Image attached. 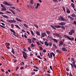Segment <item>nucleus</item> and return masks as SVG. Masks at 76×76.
<instances>
[{
  "label": "nucleus",
  "instance_id": "26",
  "mask_svg": "<svg viewBox=\"0 0 76 76\" xmlns=\"http://www.w3.org/2000/svg\"><path fill=\"white\" fill-rule=\"evenodd\" d=\"M63 44V42L62 41H61L59 43L60 45H62Z\"/></svg>",
  "mask_w": 76,
  "mask_h": 76
},
{
  "label": "nucleus",
  "instance_id": "35",
  "mask_svg": "<svg viewBox=\"0 0 76 76\" xmlns=\"http://www.w3.org/2000/svg\"><path fill=\"white\" fill-rule=\"evenodd\" d=\"M33 0H31V1H30V3L31 4H33Z\"/></svg>",
  "mask_w": 76,
  "mask_h": 76
},
{
  "label": "nucleus",
  "instance_id": "16",
  "mask_svg": "<svg viewBox=\"0 0 76 76\" xmlns=\"http://www.w3.org/2000/svg\"><path fill=\"white\" fill-rule=\"evenodd\" d=\"M45 44L46 45V46H47V47L48 46V42L45 41Z\"/></svg>",
  "mask_w": 76,
  "mask_h": 76
},
{
  "label": "nucleus",
  "instance_id": "57",
  "mask_svg": "<svg viewBox=\"0 0 76 76\" xmlns=\"http://www.w3.org/2000/svg\"><path fill=\"white\" fill-rule=\"evenodd\" d=\"M11 8L12 9H16V8L15 7H11Z\"/></svg>",
  "mask_w": 76,
  "mask_h": 76
},
{
  "label": "nucleus",
  "instance_id": "4",
  "mask_svg": "<svg viewBox=\"0 0 76 76\" xmlns=\"http://www.w3.org/2000/svg\"><path fill=\"white\" fill-rule=\"evenodd\" d=\"M50 26L51 27V28L55 30H56V28H57V26L56 25H54V26H53L51 25H50Z\"/></svg>",
  "mask_w": 76,
  "mask_h": 76
},
{
  "label": "nucleus",
  "instance_id": "39",
  "mask_svg": "<svg viewBox=\"0 0 76 76\" xmlns=\"http://www.w3.org/2000/svg\"><path fill=\"white\" fill-rule=\"evenodd\" d=\"M48 38H51L52 39V38H53V37H52V36H48Z\"/></svg>",
  "mask_w": 76,
  "mask_h": 76
},
{
  "label": "nucleus",
  "instance_id": "44",
  "mask_svg": "<svg viewBox=\"0 0 76 76\" xmlns=\"http://www.w3.org/2000/svg\"><path fill=\"white\" fill-rule=\"evenodd\" d=\"M34 26H35V27H36V28H38V26L37 24H34Z\"/></svg>",
  "mask_w": 76,
  "mask_h": 76
},
{
  "label": "nucleus",
  "instance_id": "55",
  "mask_svg": "<svg viewBox=\"0 0 76 76\" xmlns=\"http://www.w3.org/2000/svg\"><path fill=\"white\" fill-rule=\"evenodd\" d=\"M43 53H46V50H45V49H44L43 50Z\"/></svg>",
  "mask_w": 76,
  "mask_h": 76
},
{
  "label": "nucleus",
  "instance_id": "32",
  "mask_svg": "<svg viewBox=\"0 0 76 76\" xmlns=\"http://www.w3.org/2000/svg\"><path fill=\"white\" fill-rule=\"evenodd\" d=\"M30 32L32 35H34V32H33V31H32V30H31Z\"/></svg>",
  "mask_w": 76,
  "mask_h": 76
},
{
  "label": "nucleus",
  "instance_id": "36",
  "mask_svg": "<svg viewBox=\"0 0 76 76\" xmlns=\"http://www.w3.org/2000/svg\"><path fill=\"white\" fill-rule=\"evenodd\" d=\"M15 26H16V27H17V28H18V29L20 28V27H19V26H18V25H15Z\"/></svg>",
  "mask_w": 76,
  "mask_h": 76
},
{
  "label": "nucleus",
  "instance_id": "29",
  "mask_svg": "<svg viewBox=\"0 0 76 76\" xmlns=\"http://www.w3.org/2000/svg\"><path fill=\"white\" fill-rule=\"evenodd\" d=\"M36 34L38 35H40V34L39 33V32L38 31H36Z\"/></svg>",
  "mask_w": 76,
  "mask_h": 76
},
{
  "label": "nucleus",
  "instance_id": "17",
  "mask_svg": "<svg viewBox=\"0 0 76 76\" xmlns=\"http://www.w3.org/2000/svg\"><path fill=\"white\" fill-rule=\"evenodd\" d=\"M56 51L58 53H61V51L60 50H56Z\"/></svg>",
  "mask_w": 76,
  "mask_h": 76
},
{
  "label": "nucleus",
  "instance_id": "50",
  "mask_svg": "<svg viewBox=\"0 0 76 76\" xmlns=\"http://www.w3.org/2000/svg\"><path fill=\"white\" fill-rule=\"evenodd\" d=\"M75 63H76L75 61H74L72 62V64L73 65H74V64H75Z\"/></svg>",
  "mask_w": 76,
  "mask_h": 76
},
{
  "label": "nucleus",
  "instance_id": "40",
  "mask_svg": "<svg viewBox=\"0 0 76 76\" xmlns=\"http://www.w3.org/2000/svg\"><path fill=\"white\" fill-rule=\"evenodd\" d=\"M11 52L12 53H13V54H15V53L14 52V50H11Z\"/></svg>",
  "mask_w": 76,
  "mask_h": 76
},
{
  "label": "nucleus",
  "instance_id": "25",
  "mask_svg": "<svg viewBox=\"0 0 76 76\" xmlns=\"http://www.w3.org/2000/svg\"><path fill=\"white\" fill-rule=\"evenodd\" d=\"M15 19H16V20H17L19 22H22V20H20L19 18H15Z\"/></svg>",
  "mask_w": 76,
  "mask_h": 76
},
{
  "label": "nucleus",
  "instance_id": "8",
  "mask_svg": "<svg viewBox=\"0 0 76 76\" xmlns=\"http://www.w3.org/2000/svg\"><path fill=\"white\" fill-rule=\"evenodd\" d=\"M68 18L69 19H70L71 20H74V18L72 17H70V16H68Z\"/></svg>",
  "mask_w": 76,
  "mask_h": 76
},
{
  "label": "nucleus",
  "instance_id": "28",
  "mask_svg": "<svg viewBox=\"0 0 76 76\" xmlns=\"http://www.w3.org/2000/svg\"><path fill=\"white\" fill-rule=\"evenodd\" d=\"M42 36L43 37H45V33H42Z\"/></svg>",
  "mask_w": 76,
  "mask_h": 76
},
{
  "label": "nucleus",
  "instance_id": "46",
  "mask_svg": "<svg viewBox=\"0 0 76 76\" xmlns=\"http://www.w3.org/2000/svg\"><path fill=\"white\" fill-rule=\"evenodd\" d=\"M37 6H39H39H40V4H39V3H38L37 4Z\"/></svg>",
  "mask_w": 76,
  "mask_h": 76
},
{
  "label": "nucleus",
  "instance_id": "63",
  "mask_svg": "<svg viewBox=\"0 0 76 76\" xmlns=\"http://www.w3.org/2000/svg\"><path fill=\"white\" fill-rule=\"evenodd\" d=\"M73 66H74V67H75V69H76V65L74 64L73 65Z\"/></svg>",
  "mask_w": 76,
  "mask_h": 76
},
{
  "label": "nucleus",
  "instance_id": "2",
  "mask_svg": "<svg viewBox=\"0 0 76 76\" xmlns=\"http://www.w3.org/2000/svg\"><path fill=\"white\" fill-rule=\"evenodd\" d=\"M75 30L74 29H72L70 31V32H69V34L70 35H72V34H74L75 33Z\"/></svg>",
  "mask_w": 76,
  "mask_h": 76
},
{
  "label": "nucleus",
  "instance_id": "38",
  "mask_svg": "<svg viewBox=\"0 0 76 76\" xmlns=\"http://www.w3.org/2000/svg\"><path fill=\"white\" fill-rule=\"evenodd\" d=\"M51 53L52 55H53V57H55V54H54L53 52H51Z\"/></svg>",
  "mask_w": 76,
  "mask_h": 76
},
{
  "label": "nucleus",
  "instance_id": "48",
  "mask_svg": "<svg viewBox=\"0 0 76 76\" xmlns=\"http://www.w3.org/2000/svg\"><path fill=\"white\" fill-rule=\"evenodd\" d=\"M69 64H70V65H71L72 68L74 69V67H73V65L72 64H71V63H69Z\"/></svg>",
  "mask_w": 76,
  "mask_h": 76
},
{
  "label": "nucleus",
  "instance_id": "7",
  "mask_svg": "<svg viewBox=\"0 0 76 76\" xmlns=\"http://www.w3.org/2000/svg\"><path fill=\"white\" fill-rule=\"evenodd\" d=\"M66 24V23L64 22H62L59 23V25H61V26H64V25H65Z\"/></svg>",
  "mask_w": 76,
  "mask_h": 76
},
{
  "label": "nucleus",
  "instance_id": "42",
  "mask_svg": "<svg viewBox=\"0 0 76 76\" xmlns=\"http://www.w3.org/2000/svg\"><path fill=\"white\" fill-rule=\"evenodd\" d=\"M31 47H35V46H34V44H32L31 45Z\"/></svg>",
  "mask_w": 76,
  "mask_h": 76
},
{
  "label": "nucleus",
  "instance_id": "14",
  "mask_svg": "<svg viewBox=\"0 0 76 76\" xmlns=\"http://www.w3.org/2000/svg\"><path fill=\"white\" fill-rule=\"evenodd\" d=\"M1 11H4L5 10H6V7H3V8L1 9Z\"/></svg>",
  "mask_w": 76,
  "mask_h": 76
},
{
  "label": "nucleus",
  "instance_id": "12",
  "mask_svg": "<svg viewBox=\"0 0 76 76\" xmlns=\"http://www.w3.org/2000/svg\"><path fill=\"white\" fill-rule=\"evenodd\" d=\"M5 46H6V47H7V46L9 47V46H10V43H5Z\"/></svg>",
  "mask_w": 76,
  "mask_h": 76
},
{
  "label": "nucleus",
  "instance_id": "21",
  "mask_svg": "<svg viewBox=\"0 0 76 76\" xmlns=\"http://www.w3.org/2000/svg\"><path fill=\"white\" fill-rule=\"evenodd\" d=\"M23 25L25 27H26V28H29V27H28V26L27 25L25 24H24Z\"/></svg>",
  "mask_w": 76,
  "mask_h": 76
},
{
  "label": "nucleus",
  "instance_id": "52",
  "mask_svg": "<svg viewBox=\"0 0 76 76\" xmlns=\"http://www.w3.org/2000/svg\"><path fill=\"white\" fill-rule=\"evenodd\" d=\"M11 12L14 15H15V12L13 10H12Z\"/></svg>",
  "mask_w": 76,
  "mask_h": 76
},
{
  "label": "nucleus",
  "instance_id": "58",
  "mask_svg": "<svg viewBox=\"0 0 76 76\" xmlns=\"http://www.w3.org/2000/svg\"><path fill=\"white\" fill-rule=\"evenodd\" d=\"M53 1L55 2H58V0H53Z\"/></svg>",
  "mask_w": 76,
  "mask_h": 76
},
{
  "label": "nucleus",
  "instance_id": "41",
  "mask_svg": "<svg viewBox=\"0 0 76 76\" xmlns=\"http://www.w3.org/2000/svg\"><path fill=\"white\" fill-rule=\"evenodd\" d=\"M32 39L34 40V41H36V40H37V39L34 37H32Z\"/></svg>",
  "mask_w": 76,
  "mask_h": 76
},
{
  "label": "nucleus",
  "instance_id": "54",
  "mask_svg": "<svg viewBox=\"0 0 76 76\" xmlns=\"http://www.w3.org/2000/svg\"><path fill=\"white\" fill-rule=\"evenodd\" d=\"M37 57H38V58H40V59H41V58L40 56H39L38 55L37 56Z\"/></svg>",
  "mask_w": 76,
  "mask_h": 76
},
{
  "label": "nucleus",
  "instance_id": "62",
  "mask_svg": "<svg viewBox=\"0 0 76 76\" xmlns=\"http://www.w3.org/2000/svg\"><path fill=\"white\" fill-rule=\"evenodd\" d=\"M62 8L63 10H65V8L64 7V6H62Z\"/></svg>",
  "mask_w": 76,
  "mask_h": 76
},
{
  "label": "nucleus",
  "instance_id": "1",
  "mask_svg": "<svg viewBox=\"0 0 76 76\" xmlns=\"http://www.w3.org/2000/svg\"><path fill=\"white\" fill-rule=\"evenodd\" d=\"M64 37L65 38L68 39L69 40H71V41H73L74 40V37H72V38H71L68 36L66 35H64Z\"/></svg>",
  "mask_w": 76,
  "mask_h": 76
},
{
  "label": "nucleus",
  "instance_id": "30",
  "mask_svg": "<svg viewBox=\"0 0 76 76\" xmlns=\"http://www.w3.org/2000/svg\"><path fill=\"white\" fill-rule=\"evenodd\" d=\"M22 53L24 55H27V53H26L25 52V51H24L22 52Z\"/></svg>",
  "mask_w": 76,
  "mask_h": 76
},
{
  "label": "nucleus",
  "instance_id": "11",
  "mask_svg": "<svg viewBox=\"0 0 76 76\" xmlns=\"http://www.w3.org/2000/svg\"><path fill=\"white\" fill-rule=\"evenodd\" d=\"M52 40H53V41H54L56 43H57V42H58V41H57V40L56 39H54L53 38H52Z\"/></svg>",
  "mask_w": 76,
  "mask_h": 76
},
{
  "label": "nucleus",
  "instance_id": "15",
  "mask_svg": "<svg viewBox=\"0 0 76 76\" xmlns=\"http://www.w3.org/2000/svg\"><path fill=\"white\" fill-rule=\"evenodd\" d=\"M1 16L3 17H4V18H6V19H9V18L8 17L6 16V15H2Z\"/></svg>",
  "mask_w": 76,
  "mask_h": 76
},
{
  "label": "nucleus",
  "instance_id": "60",
  "mask_svg": "<svg viewBox=\"0 0 76 76\" xmlns=\"http://www.w3.org/2000/svg\"><path fill=\"white\" fill-rule=\"evenodd\" d=\"M34 68H35L36 69H38V67L37 66H34Z\"/></svg>",
  "mask_w": 76,
  "mask_h": 76
},
{
  "label": "nucleus",
  "instance_id": "24",
  "mask_svg": "<svg viewBox=\"0 0 76 76\" xmlns=\"http://www.w3.org/2000/svg\"><path fill=\"white\" fill-rule=\"evenodd\" d=\"M48 45L49 46V47H51V46H52V43H51V42H49Z\"/></svg>",
  "mask_w": 76,
  "mask_h": 76
},
{
  "label": "nucleus",
  "instance_id": "61",
  "mask_svg": "<svg viewBox=\"0 0 76 76\" xmlns=\"http://www.w3.org/2000/svg\"><path fill=\"white\" fill-rule=\"evenodd\" d=\"M69 76H73V75H72V73H71V72H70L69 73Z\"/></svg>",
  "mask_w": 76,
  "mask_h": 76
},
{
  "label": "nucleus",
  "instance_id": "5",
  "mask_svg": "<svg viewBox=\"0 0 76 76\" xmlns=\"http://www.w3.org/2000/svg\"><path fill=\"white\" fill-rule=\"evenodd\" d=\"M48 56L49 57V58H52V57H53V55L51 53L50 54L49 53H48Z\"/></svg>",
  "mask_w": 76,
  "mask_h": 76
},
{
  "label": "nucleus",
  "instance_id": "20",
  "mask_svg": "<svg viewBox=\"0 0 76 76\" xmlns=\"http://www.w3.org/2000/svg\"><path fill=\"white\" fill-rule=\"evenodd\" d=\"M27 39L28 41V42H29L30 44H31V43H32V41H31V39Z\"/></svg>",
  "mask_w": 76,
  "mask_h": 76
},
{
  "label": "nucleus",
  "instance_id": "18",
  "mask_svg": "<svg viewBox=\"0 0 76 76\" xmlns=\"http://www.w3.org/2000/svg\"><path fill=\"white\" fill-rule=\"evenodd\" d=\"M23 57L24 58H25V59H26V58H27V57H28V56H27V55H23Z\"/></svg>",
  "mask_w": 76,
  "mask_h": 76
},
{
  "label": "nucleus",
  "instance_id": "6",
  "mask_svg": "<svg viewBox=\"0 0 76 76\" xmlns=\"http://www.w3.org/2000/svg\"><path fill=\"white\" fill-rule=\"evenodd\" d=\"M66 13H68V14H69L70 13V10L69 9V8L68 7H66Z\"/></svg>",
  "mask_w": 76,
  "mask_h": 76
},
{
  "label": "nucleus",
  "instance_id": "19",
  "mask_svg": "<svg viewBox=\"0 0 76 76\" xmlns=\"http://www.w3.org/2000/svg\"><path fill=\"white\" fill-rule=\"evenodd\" d=\"M61 21H66V19H65V18H63L62 17H61Z\"/></svg>",
  "mask_w": 76,
  "mask_h": 76
},
{
  "label": "nucleus",
  "instance_id": "64",
  "mask_svg": "<svg viewBox=\"0 0 76 76\" xmlns=\"http://www.w3.org/2000/svg\"><path fill=\"white\" fill-rule=\"evenodd\" d=\"M73 24H74L75 25H76V21H74Z\"/></svg>",
  "mask_w": 76,
  "mask_h": 76
},
{
  "label": "nucleus",
  "instance_id": "33",
  "mask_svg": "<svg viewBox=\"0 0 76 76\" xmlns=\"http://www.w3.org/2000/svg\"><path fill=\"white\" fill-rule=\"evenodd\" d=\"M71 6L73 8H75V6L74 5V4H73V3H71Z\"/></svg>",
  "mask_w": 76,
  "mask_h": 76
},
{
  "label": "nucleus",
  "instance_id": "22",
  "mask_svg": "<svg viewBox=\"0 0 76 76\" xmlns=\"http://www.w3.org/2000/svg\"><path fill=\"white\" fill-rule=\"evenodd\" d=\"M46 33L48 35H50V31H46Z\"/></svg>",
  "mask_w": 76,
  "mask_h": 76
},
{
  "label": "nucleus",
  "instance_id": "31",
  "mask_svg": "<svg viewBox=\"0 0 76 76\" xmlns=\"http://www.w3.org/2000/svg\"><path fill=\"white\" fill-rule=\"evenodd\" d=\"M61 28L63 30H65V28H64V26H61Z\"/></svg>",
  "mask_w": 76,
  "mask_h": 76
},
{
  "label": "nucleus",
  "instance_id": "59",
  "mask_svg": "<svg viewBox=\"0 0 76 76\" xmlns=\"http://www.w3.org/2000/svg\"><path fill=\"white\" fill-rule=\"evenodd\" d=\"M1 6L2 7H4V6H3V5L2 4H1Z\"/></svg>",
  "mask_w": 76,
  "mask_h": 76
},
{
  "label": "nucleus",
  "instance_id": "56",
  "mask_svg": "<svg viewBox=\"0 0 76 76\" xmlns=\"http://www.w3.org/2000/svg\"><path fill=\"white\" fill-rule=\"evenodd\" d=\"M20 64H21V65H23V64H24V62H22L20 63Z\"/></svg>",
  "mask_w": 76,
  "mask_h": 76
},
{
  "label": "nucleus",
  "instance_id": "10",
  "mask_svg": "<svg viewBox=\"0 0 76 76\" xmlns=\"http://www.w3.org/2000/svg\"><path fill=\"white\" fill-rule=\"evenodd\" d=\"M62 50L63 51H67V50L65 48H62Z\"/></svg>",
  "mask_w": 76,
  "mask_h": 76
},
{
  "label": "nucleus",
  "instance_id": "13",
  "mask_svg": "<svg viewBox=\"0 0 76 76\" xmlns=\"http://www.w3.org/2000/svg\"><path fill=\"white\" fill-rule=\"evenodd\" d=\"M5 4H6V5H7V6H11V4H9L7 2H5L4 3Z\"/></svg>",
  "mask_w": 76,
  "mask_h": 76
},
{
  "label": "nucleus",
  "instance_id": "45",
  "mask_svg": "<svg viewBox=\"0 0 76 76\" xmlns=\"http://www.w3.org/2000/svg\"><path fill=\"white\" fill-rule=\"evenodd\" d=\"M6 13H10V14H11V12H9L8 11H6Z\"/></svg>",
  "mask_w": 76,
  "mask_h": 76
},
{
  "label": "nucleus",
  "instance_id": "23",
  "mask_svg": "<svg viewBox=\"0 0 76 76\" xmlns=\"http://www.w3.org/2000/svg\"><path fill=\"white\" fill-rule=\"evenodd\" d=\"M10 31H11V32H13V33H14V34H16V32H15L12 29H10Z\"/></svg>",
  "mask_w": 76,
  "mask_h": 76
},
{
  "label": "nucleus",
  "instance_id": "34",
  "mask_svg": "<svg viewBox=\"0 0 76 76\" xmlns=\"http://www.w3.org/2000/svg\"><path fill=\"white\" fill-rule=\"evenodd\" d=\"M53 47H54L55 48H57V46H56V45L54 44H53Z\"/></svg>",
  "mask_w": 76,
  "mask_h": 76
},
{
  "label": "nucleus",
  "instance_id": "43",
  "mask_svg": "<svg viewBox=\"0 0 76 76\" xmlns=\"http://www.w3.org/2000/svg\"><path fill=\"white\" fill-rule=\"evenodd\" d=\"M61 26L59 25V26H57V28H61Z\"/></svg>",
  "mask_w": 76,
  "mask_h": 76
},
{
  "label": "nucleus",
  "instance_id": "51",
  "mask_svg": "<svg viewBox=\"0 0 76 76\" xmlns=\"http://www.w3.org/2000/svg\"><path fill=\"white\" fill-rule=\"evenodd\" d=\"M28 49L30 51H31V48L30 47L28 48Z\"/></svg>",
  "mask_w": 76,
  "mask_h": 76
},
{
  "label": "nucleus",
  "instance_id": "27",
  "mask_svg": "<svg viewBox=\"0 0 76 76\" xmlns=\"http://www.w3.org/2000/svg\"><path fill=\"white\" fill-rule=\"evenodd\" d=\"M71 16H72V17H73V18H75L76 17V15L75 14H72L71 15Z\"/></svg>",
  "mask_w": 76,
  "mask_h": 76
},
{
  "label": "nucleus",
  "instance_id": "53",
  "mask_svg": "<svg viewBox=\"0 0 76 76\" xmlns=\"http://www.w3.org/2000/svg\"><path fill=\"white\" fill-rule=\"evenodd\" d=\"M36 43L38 45H40V43H39V42H36Z\"/></svg>",
  "mask_w": 76,
  "mask_h": 76
},
{
  "label": "nucleus",
  "instance_id": "37",
  "mask_svg": "<svg viewBox=\"0 0 76 76\" xmlns=\"http://www.w3.org/2000/svg\"><path fill=\"white\" fill-rule=\"evenodd\" d=\"M39 50H43V48H42L41 46H39Z\"/></svg>",
  "mask_w": 76,
  "mask_h": 76
},
{
  "label": "nucleus",
  "instance_id": "47",
  "mask_svg": "<svg viewBox=\"0 0 76 76\" xmlns=\"http://www.w3.org/2000/svg\"><path fill=\"white\" fill-rule=\"evenodd\" d=\"M11 28H14V25H13V24H11Z\"/></svg>",
  "mask_w": 76,
  "mask_h": 76
},
{
  "label": "nucleus",
  "instance_id": "9",
  "mask_svg": "<svg viewBox=\"0 0 76 76\" xmlns=\"http://www.w3.org/2000/svg\"><path fill=\"white\" fill-rule=\"evenodd\" d=\"M9 22H10V23H12V22H13L14 23H15V22H16V21L15 20H14V19L13 18V20H11L9 21Z\"/></svg>",
  "mask_w": 76,
  "mask_h": 76
},
{
  "label": "nucleus",
  "instance_id": "49",
  "mask_svg": "<svg viewBox=\"0 0 76 76\" xmlns=\"http://www.w3.org/2000/svg\"><path fill=\"white\" fill-rule=\"evenodd\" d=\"M23 50L24 51H25V52H26V49H25V48H23Z\"/></svg>",
  "mask_w": 76,
  "mask_h": 76
},
{
  "label": "nucleus",
  "instance_id": "3",
  "mask_svg": "<svg viewBox=\"0 0 76 76\" xmlns=\"http://www.w3.org/2000/svg\"><path fill=\"white\" fill-rule=\"evenodd\" d=\"M53 35L55 36H56V37H59V38L61 37V36H60V35L58 33H53Z\"/></svg>",
  "mask_w": 76,
  "mask_h": 76
}]
</instances>
